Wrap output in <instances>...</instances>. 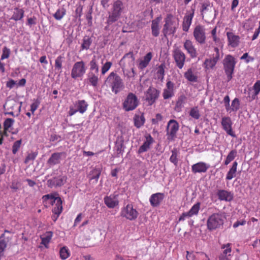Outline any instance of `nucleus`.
I'll return each mask as SVG.
<instances>
[{
    "instance_id": "f257e3e1",
    "label": "nucleus",
    "mask_w": 260,
    "mask_h": 260,
    "mask_svg": "<svg viewBox=\"0 0 260 260\" xmlns=\"http://www.w3.org/2000/svg\"><path fill=\"white\" fill-rule=\"evenodd\" d=\"M105 84L111 88V91L117 94L124 88V83L121 78L116 73H110L105 81Z\"/></svg>"
},
{
    "instance_id": "f03ea898",
    "label": "nucleus",
    "mask_w": 260,
    "mask_h": 260,
    "mask_svg": "<svg viewBox=\"0 0 260 260\" xmlns=\"http://www.w3.org/2000/svg\"><path fill=\"white\" fill-rule=\"evenodd\" d=\"M165 24L162 32L165 38H167L169 35H174L179 26V20L172 14H167L165 18Z\"/></svg>"
},
{
    "instance_id": "7ed1b4c3",
    "label": "nucleus",
    "mask_w": 260,
    "mask_h": 260,
    "mask_svg": "<svg viewBox=\"0 0 260 260\" xmlns=\"http://www.w3.org/2000/svg\"><path fill=\"white\" fill-rule=\"evenodd\" d=\"M123 9V4L121 1L117 0L113 3L111 11L109 12V16L106 21L107 26L105 27L106 29L120 18Z\"/></svg>"
},
{
    "instance_id": "20e7f679",
    "label": "nucleus",
    "mask_w": 260,
    "mask_h": 260,
    "mask_svg": "<svg viewBox=\"0 0 260 260\" xmlns=\"http://www.w3.org/2000/svg\"><path fill=\"white\" fill-rule=\"evenodd\" d=\"M225 217L220 212L214 213L210 215L207 220V228L210 231L216 230L222 226Z\"/></svg>"
},
{
    "instance_id": "39448f33",
    "label": "nucleus",
    "mask_w": 260,
    "mask_h": 260,
    "mask_svg": "<svg viewBox=\"0 0 260 260\" xmlns=\"http://www.w3.org/2000/svg\"><path fill=\"white\" fill-rule=\"evenodd\" d=\"M237 61L234 57L231 55H227L223 60V69L225 75H226V81H230L233 78Z\"/></svg>"
},
{
    "instance_id": "423d86ee",
    "label": "nucleus",
    "mask_w": 260,
    "mask_h": 260,
    "mask_svg": "<svg viewBox=\"0 0 260 260\" xmlns=\"http://www.w3.org/2000/svg\"><path fill=\"white\" fill-rule=\"evenodd\" d=\"M42 199L44 202L49 201V203L54 206L52 209L53 214H61L62 211V201L60 197H56L51 193L43 196Z\"/></svg>"
},
{
    "instance_id": "0eeeda50",
    "label": "nucleus",
    "mask_w": 260,
    "mask_h": 260,
    "mask_svg": "<svg viewBox=\"0 0 260 260\" xmlns=\"http://www.w3.org/2000/svg\"><path fill=\"white\" fill-rule=\"evenodd\" d=\"M139 101L136 95L132 92L128 93L122 103L123 109L125 111L135 110L139 105Z\"/></svg>"
},
{
    "instance_id": "6e6552de",
    "label": "nucleus",
    "mask_w": 260,
    "mask_h": 260,
    "mask_svg": "<svg viewBox=\"0 0 260 260\" xmlns=\"http://www.w3.org/2000/svg\"><path fill=\"white\" fill-rule=\"evenodd\" d=\"M86 67L83 61L75 62L72 69L71 76L73 79L82 78L86 73Z\"/></svg>"
},
{
    "instance_id": "1a4fd4ad",
    "label": "nucleus",
    "mask_w": 260,
    "mask_h": 260,
    "mask_svg": "<svg viewBox=\"0 0 260 260\" xmlns=\"http://www.w3.org/2000/svg\"><path fill=\"white\" fill-rule=\"evenodd\" d=\"M138 212L134 208L132 204H128L122 208L120 215L129 220H135L138 216Z\"/></svg>"
},
{
    "instance_id": "9d476101",
    "label": "nucleus",
    "mask_w": 260,
    "mask_h": 260,
    "mask_svg": "<svg viewBox=\"0 0 260 260\" xmlns=\"http://www.w3.org/2000/svg\"><path fill=\"white\" fill-rule=\"evenodd\" d=\"M172 55L176 66L179 69H182L184 66L186 59L184 53L179 47H176L173 50Z\"/></svg>"
},
{
    "instance_id": "9b49d317",
    "label": "nucleus",
    "mask_w": 260,
    "mask_h": 260,
    "mask_svg": "<svg viewBox=\"0 0 260 260\" xmlns=\"http://www.w3.org/2000/svg\"><path fill=\"white\" fill-rule=\"evenodd\" d=\"M193 36L196 41L201 44L206 42V36L204 27L201 25H197L194 28Z\"/></svg>"
},
{
    "instance_id": "f8f14e48",
    "label": "nucleus",
    "mask_w": 260,
    "mask_h": 260,
    "mask_svg": "<svg viewBox=\"0 0 260 260\" xmlns=\"http://www.w3.org/2000/svg\"><path fill=\"white\" fill-rule=\"evenodd\" d=\"M179 125L177 121L174 119L169 121L167 127V135L169 140H173L176 136L179 129Z\"/></svg>"
},
{
    "instance_id": "ddd939ff",
    "label": "nucleus",
    "mask_w": 260,
    "mask_h": 260,
    "mask_svg": "<svg viewBox=\"0 0 260 260\" xmlns=\"http://www.w3.org/2000/svg\"><path fill=\"white\" fill-rule=\"evenodd\" d=\"M195 6H192L191 9L186 13L183 21L182 29L184 31H187L191 24L192 20L194 16Z\"/></svg>"
},
{
    "instance_id": "4468645a",
    "label": "nucleus",
    "mask_w": 260,
    "mask_h": 260,
    "mask_svg": "<svg viewBox=\"0 0 260 260\" xmlns=\"http://www.w3.org/2000/svg\"><path fill=\"white\" fill-rule=\"evenodd\" d=\"M159 95V91L154 87H150L145 94L146 101L149 105L153 104Z\"/></svg>"
},
{
    "instance_id": "2eb2a0df",
    "label": "nucleus",
    "mask_w": 260,
    "mask_h": 260,
    "mask_svg": "<svg viewBox=\"0 0 260 260\" xmlns=\"http://www.w3.org/2000/svg\"><path fill=\"white\" fill-rule=\"evenodd\" d=\"M223 129L226 132L228 135L232 137H236V135L232 129V121L229 117H223L221 122Z\"/></svg>"
},
{
    "instance_id": "dca6fc26",
    "label": "nucleus",
    "mask_w": 260,
    "mask_h": 260,
    "mask_svg": "<svg viewBox=\"0 0 260 260\" xmlns=\"http://www.w3.org/2000/svg\"><path fill=\"white\" fill-rule=\"evenodd\" d=\"M104 59L101 55H93L89 62L90 72H95L96 74L99 72V63H103Z\"/></svg>"
},
{
    "instance_id": "f3484780",
    "label": "nucleus",
    "mask_w": 260,
    "mask_h": 260,
    "mask_svg": "<svg viewBox=\"0 0 260 260\" xmlns=\"http://www.w3.org/2000/svg\"><path fill=\"white\" fill-rule=\"evenodd\" d=\"M183 47L191 58H194L197 57V49L191 40H186L183 43Z\"/></svg>"
},
{
    "instance_id": "a211bd4d",
    "label": "nucleus",
    "mask_w": 260,
    "mask_h": 260,
    "mask_svg": "<svg viewBox=\"0 0 260 260\" xmlns=\"http://www.w3.org/2000/svg\"><path fill=\"white\" fill-rule=\"evenodd\" d=\"M135 57L133 53L130 52L125 54L120 61V64L123 68L131 67L134 66Z\"/></svg>"
},
{
    "instance_id": "6ab92c4d",
    "label": "nucleus",
    "mask_w": 260,
    "mask_h": 260,
    "mask_svg": "<svg viewBox=\"0 0 260 260\" xmlns=\"http://www.w3.org/2000/svg\"><path fill=\"white\" fill-rule=\"evenodd\" d=\"M210 166L203 161L198 162L191 166V171L194 174L205 173Z\"/></svg>"
},
{
    "instance_id": "aec40b11",
    "label": "nucleus",
    "mask_w": 260,
    "mask_h": 260,
    "mask_svg": "<svg viewBox=\"0 0 260 260\" xmlns=\"http://www.w3.org/2000/svg\"><path fill=\"white\" fill-rule=\"evenodd\" d=\"M66 180V177L57 176L47 180V186L50 188L62 186Z\"/></svg>"
},
{
    "instance_id": "412c9836",
    "label": "nucleus",
    "mask_w": 260,
    "mask_h": 260,
    "mask_svg": "<svg viewBox=\"0 0 260 260\" xmlns=\"http://www.w3.org/2000/svg\"><path fill=\"white\" fill-rule=\"evenodd\" d=\"M174 95V84L171 81H167L166 87L163 90L162 96L165 100L171 98Z\"/></svg>"
},
{
    "instance_id": "4be33fe9",
    "label": "nucleus",
    "mask_w": 260,
    "mask_h": 260,
    "mask_svg": "<svg viewBox=\"0 0 260 260\" xmlns=\"http://www.w3.org/2000/svg\"><path fill=\"white\" fill-rule=\"evenodd\" d=\"M164 198V193L157 192L152 194L149 198L150 205L153 207L159 206Z\"/></svg>"
},
{
    "instance_id": "5701e85b",
    "label": "nucleus",
    "mask_w": 260,
    "mask_h": 260,
    "mask_svg": "<svg viewBox=\"0 0 260 260\" xmlns=\"http://www.w3.org/2000/svg\"><path fill=\"white\" fill-rule=\"evenodd\" d=\"M116 197L117 196L112 194L105 197L104 198L105 204L109 208H114L119 205V201Z\"/></svg>"
},
{
    "instance_id": "b1692460",
    "label": "nucleus",
    "mask_w": 260,
    "mask_h": 260,
    "mask_svg": "<svg viewBox=\"0 0 260 260\" xmlns=\"http://www.w3.org/2000/svg\"><path fill=\"white\" fill-rule=\"evenodd\" d=\"M161 17H158L153 19L151 22V29L152 35L154 37H157L160 33V22Z\"/></svg>"
},
{
    "instance_id": "393cba45",
    "label": "nucleus",
    "mask_w": 260,
    "mask_h": 260,
    "mask_svg": "<svg viewBox=\"0 0 260 260\" xmlns=\"http://www.w3.org/2000/svg\"><path fill=\"white\" fill-rule=\"evenodd\" d=\"M64 156L66 157V154L64 152H55L51 154V156L47 160V164L50 166H54L60 162L61 157Z\"/></svg>"
},
{
    "instance_id": "a878e982",
    "label": "nucleus",
    "mask_w": 260,
    "mask_h": 260,
    "mask_svg": "<svg viewBox=\"0 0 260 260\" xmlns=\"http://www.w3.org/2000/svg\"><path fill=\"white\" fill-rule=\"evenodd\" d=\"M200 13L203 18H204L205 16H210L212 14V6H211L209 2L202 3L200 8Z\"/></svg>"
},
{
    "instance_id": "bb28decb",
    "label": "nucleus",
    "mask_w": 260,
    "mask_h": 260,
    "mask_svg": "<svg viewBox=\"0 0 260 260\" xmlns=\"http://www.w3.org/2000/svg\"><path fill=\"white\" fill-rule=\"evenodd\" d=\"M184 76L185 78L189 82H197L198 81V76L197 72L192 68L188 69L187 71L184 73Z\"/></svg>"
},
{
    "instance_id": "cd10ccee",
    "label": "nucleus",
    "mask_w": 260,
    "mask_h": 260,
    "mask_svg": "<svg viewBox=\"0 0 260 260\" xmlns=\"http://www.w3.org/2000/svg\"><path fill=\"white\" fill-rule=\"evenodd\" d=\"M153 57L152 53L149 52L147 53L142 59L139 61L138 68L141 70H143L146 68L149 64L150 61Z\"/></svg>"
},
{
    "instance_id": "c85d7f7f",
    "label": "nucleus",
    "mask_w": 260,
    "mask_h": 260,
    "mask_svg": "<svg viewBox=\"0 0 260 260\" xmlns=\"http://www.w3.org/2000/svg\"><path fill=\"white\" fill-rule=\"evenodd\" d=\"M217 195L220 201H231L233 199V194L231 192L223 189L218 190Z\"/></svg>"
},
{
    "instance_id": "c756f323",
    "label": "nucleus",
    "mask_w": 260,
    "mask_h": 260,
    "mask_svg": "<svg viewBox=\"0 0 260 260\" xmlns=\"http://www.w3.org/2000/svg\"><path fill=\"white\" fill-rule=\"evenodd\" d=\"M226 36L228 39L229 45L232 47H236L239 43L240 37L238 36L234 35L232 32H228Z\"/></svg>"
},
{
    "instance_id": "7c9ffc66",
    "label": "nucleus",
    "mask_w": 260,
    "mask_h": 260,
    "mask_svg": "<svg viewBox=\"0 0 260 260\" xmlns=\"http://www.w3.org/2000/svg\"><path fill=\"white\" fill-rule=\"evenodd\" d=\"M146 141L143 143V145L140 147L138 150L139 153H142L147 151L150 148L151 144L153 142V138L150 135L146 137Z\"/></svg>"
},
{
    "instance_id": "2f4dec72",
    "label": "nucleus",
    "mask_w": 260,
    "mask_h": 260,
    "mask_svg": "<svg viewBox=\"0 0 260 260\" xmlns=\"http://www.w3.org/2000/svg\"><path fill=\"white\" fill-rule=\"evenodd\" d=\"M238 162L235 161L228 172L226 175V180H231L236 177L237 171Z\"/></svg>"
},
{
    "instance_id": "473e14b6",
    "label": "nucleus",
    "mask_w": 260,
    "mask_h": 260,
    "mask_svg": "<svg viewBox=\"0 0 260 260\" xmlns=\"http://www.w3.org/2000/svg\"><path fill=\"white\" fill-rule=\"evenodd\" d=\"M219 60L217 57L213 56L212 58L206 59L204 63V68L206 70L213 69Z\"/></svg>"
},
{
    "instance_id": "72a5a7b5",
    "label": "nucleus",
    "mask_w": 260,
    "mask_h": 260,
    "mask_svg": "<svg viewBox=\"0 0 260 260\" xmlns=\"http://www.w3.org/2000/svg\"><path fill=\"white\" fill-rule=\"evenodd\" d=\"M24 14V11L22 9L15 8H14V11L11 19L15 21L20 20L23 18Z\"/></svg>"
},
{
    "instance_id": "f704fd0d",
    "label": "nucleus",
    "mask_w": 260,
    "mask_h": 260,
    "mask_svg": "<svg viewBox=\"0 0 260 260\" xmlns=\"http://www.w3.org/2000/svg\"><path fill=\"white\" fill-rule=\"evenodd\" d=\"M98 74L95 72H90L88 73V79L90 84L93 87H96L99 82Z\"/></svg>"
},
{
    "instance_id": "c9c22d12",
    "label": "nucleus",
    "mask_w": 260,
    "mask_h": 260,
    "mask_svg": "<svg viewBox=\"0 0 260 260\" xmlns=\"http://www.w3.org/2000/svg\"><path fill=\"white\" fill-rule=\"evenodd\" d=\"M77 110L80 113H84L87 109L88 104L85 100H79L76 102Z\"/></svg>"
},
{
    "instance_id": "e433bc0d",
    "label": "nucleus",
    "mask_w": 260,
    "mask_h": 260,
    "mask_svg": "<svg viewBox=\"0 0 260 260\" xmlns=\"http://www.w3.org/2000/svg\"><path fill=\"white\" fill-rule=\"evenodd\" d=\"M53 233L52 232H46L41 237L42 240L41 243L46 247L50 242Z\"/></svg>"
},
{
    "instance_id": "4c0bfd02",
    "label": "nucleus",
    "mask_w": 260,
    "mask_h": 260,
    "mask_svg": "<svg viewBox=\"0 0 260 260\" xmlns=\"http://www.w3.org/2000/svg\"><path fill=\"white\" fill-rule=\"evenodd\" d=\"M186 99L187 98L184 95H181L178 98L175 106V109L177 111H180L182 108L184 107Z\"/></svg>"
},
{
    "instance_id": "58836bf2",
    "label": "nucleus",
    "mask_w": 260,
    "mask_h": 260,
    "mask_svg": "<svg viewBox=\"0 0 260 260\" xmlns=\"http://www.w3.org/2000/svg\"><path fill=\"white\" fill-rule=\"evenodd\" d=\"M211 35L213 42L216 46H222V43L220 39L217 35V27L215 26L211 31Z\"/></svg>"
},
{
    "instance_id": "ea45409f",
    "label": "nucleus",
    "mask_w": 260,
    "mask_h": 260,
    "mask_svg": "<svg viewBox=\"0 0 260 260\" xmlns=\"http://www.w3.org/2000/svg\"><path fill=\"white\" fill-rule=\"evenodd\" d=\"M237 151L236 149L232 150L228 154L224 160V164L225 166L229 165L237 156Z\"/></svg>"
},
{
    "instance_id": "a19ab883",
    "label": "nucleus",
    "mask_w": 260,
    "mask_h": 260,
    "mask_svg": "<svg viewBox=\"0 0 260 260\" xmlns=\"http://www.w3.org/2000/svg\"><path fill=\"white\" fill-rule=\"evenodd\" d=\"M64 59V56L62 55H59L56 57L55 60L54 67L55 69L57 71L61 72L62 68V62Z\"/></svg>"
},
{
    "instance_id": "79ce46f5",
    "label": "nucleus",
    "mask_w": 260,
    "mask_h": 260,
    "mask_svg": "<svg viewBox=\"0 0 260 260\" xmlns=\"http://www.w3.org/2000/svg\"><path fill=\"white\" fill-rule=\"evenodd\" d=\"M66 14V10L64 8H60L57 10L53 14V17L57 20H60Z\"/></svg>"
},
{
    "instance_id": "37998d69",
    "label": "nucleus",
    "mask_w": 260,
    "mask_h": 260,
    "mask_svg": "<svg viewBox=\"0 0 260 260\" xmlns=\"http://www.w3.org/2000/svg\"><path fill=\"white\" fill-rule=\"evenodd\" d=\"M70 255L69 249L66 246L60 249L59 255L61 259L64 260L68 258Z\"/></svg>"
},
{
    "instance_id": "c03bdc74",
    "label": "nucleus",
    "mask_w": 260,
    "mask_h": 260,
    "mask_svg": "<svg viewBox=\"0 0 260 260\" xmlns=\"http://www.w3.org/2000/svg\"><path fill=\"white\" fill-rule=\"evenodd\" d=\"M221 248L222 249H223V252L221 254L231 256L232 248L231 243H229L225 244L222 245L221 246Z\"/></svg>"
},
{
    "instance_id": "a18cd8bd",
    "label": "nucleus",
    "mask_w": 260,
    "mask_h": 260,
    "mask_svg": "<svg viewBox=\"0 0 260 260\" xmlns=\"http://www.w3.org/2000/svg\"><path fill=\"white\" fill-rule=\"evenodd\" d=\"M145 122V118L144 116L136 115L134 118L135 125L138 127H140L144 124Z\"/></svg>"
},
{
    "instance_id": "49530a36",
    "label": "nucleus",
    "mask_w": 260,
    "mask_h": 260,
    "mask_svg": "<svg viewBox=\"0 0 260 260\" xmlns=\"http://www.w3.org/2000/svg\"><path fill=\"white\" fill-rule=\"evenodd\" d=\"M200 208V203L199 202L195 204L189 210L188 212H187L189 214V216L191 217L194 215H197L199 211Z\"/></svg>"
},
{
    "instance_id": "de8ad7c7",
    "label": "nucleus",
    "mask_w": 260,
    "mask_h": 260,
    "mask_svg": "<svg viewBox=\"0 0 260 260\" xmlns=\"http://www.w3.org/2000/svg\"><path fill=\"white\" fill-rule=\"evenodd\" d=\"M92 43V40L88 36H85L83 39V43L81 45L82 50H87Z\"/></svg>"
},
{
    "instance_id": "09e8293b",
    "label": "nucleus",
    "mask_w": 260,
    "mask_h": 260,
    "mask_svg": "<svg viewBox=\"0 0 260 260\" xmlns=\"http://www.w3.org/2000/svg\"><path fill=\"white\" fill-rule=\"evenodd\" d=\"M253 89L254 90V94L252 95V99L254 100L260 92V80L256 81L254 84Z\"/></svg>"
},
{
    "instance_id": "8fccbe9b",
    "label": "nucleus",
    "mask_w": 260,
    "mask_h": 260,
    "mask_svg": "<svg viewBox=\"0 0 260 260\" xmlns=\"http://www.w3.org/2000/svg\"><path fill=\"white\" fill-rule=\"evenodd\" d=\"M112 66V63L110 61H106L105 63H103L101 69V74L104 75L110 70Z\"/></svg>"
},
{
    "instance_id": "3c124183",
    "label": "nucleus",
    "mask_w": 260,
    "mask_h": 260,
    "mask_svg": "<svg viewBox=\"0 0 260 260\" xmlns=\"http://www.w3.org/2000/svg\"><path fill=\"white\" fill-rule=\"evenodd\" d=\"M14 120L12 118H7L4 122V128L5 131H7L13 125Z\"/></svg>"
},
{
    "instance_id": "603ef678",
    "label": "nucleus",
    "mask_w": 260,
    "mask_h": 260,
    "mask_svg": "<svg viewBox=\"0 0 260 260\" xmlns=\"http://www.w3.org/2000/svg\"><path fill=\"white\" fill-rule=\"evenodd\" d=\"M165 65L163 63L159 65L156 69V74L158 78H163L165 75Z\"/></svg>"
},
{
    "instance_id": "864d4df0",
    "label": "nucleus",
    "mask_w": 260,
    "mask_h": 260,
    "mask_svg": "<svg viewBox=\"0 0 260 260\" xmlns=\"http://www.w3.org/2000/svg\"><path fill=\"white\" fill-rule=\"evenodd\" d=\"M177 151L176 149H173L172 150V155L170 158V160L171 162L173 163L175 166L178 164L177 158Z\"/></svg>"
},
{
    "instance_id": "5fc2aeb1",
    "label": "nucleus",
    "mask_w": 260,
    "mask_h": 260,
    "mask_svg": "<svg viewBox=\"0 0 260 260\" xmlns=\"http://www.w3.org/2000/svg\"><path fill=\"white\" fill-rule=\"evenodd\" d=\"M38 155V152H32L27 155L26 157L25 160H24V163L27 164H28L30 161H33L35 159L36 157Z\"/></svg>"
},
{
    "instance_id": "6e6d98bb",
    "label": "nucleus",
    "mask_w": 260,
    "mask_h": 260,
    "mask_svg": "<svg viewBox=\"0 0 260 260\" xmlns=\"http://www.w3.org/2000/svg\"><path fill=\"white\" fill-rule=\"evenodd\" d=\"M240 107V102L238 98H235L233 100L231 107V110L232 111H237Z\"/></svg>"
},
{
    "instance_id": "4d7b16f0",
    "label": "nucleus",
    "mask_w": 260,
    "mask_h": 260,
    "mask_svg": "<svg viewBox=\"0 0 260 260\" xmlns=\"http://www.w3.org/2000/svg\"><path fill=\"white\" fill-rule=\"evenodd\" d=\"M21 140H17L15 142L12 146V153L14 154H16L20 148L21 145Z\"/></svg>"
},
{
    "instance_id": "13d9d810",
    "label": "nucleus",
    "mask_w": 260,
    "mask_h": 260,
    "mask_svg": "<svg viewBox=\"0 0 260 260\" xmlns=\"http://www.w3.org/2000/svg\"><path fill=\"white\" fill-rule=\"evenodd\" d=\"M189 115L196 119H198L200 116L199 111L197 108H192L190 111Z\"/></svg>"
},
{
    "instance_id": "bf43d9fd",
    "label": "nucleus",
    "mask_w": 260,
    "mask_h": 260,
    "mask_svg": "<svg viewBox=\"0 0 260 260\" xmlns=\"http://www.w3.org/2000/svg\"><path fill=\"white\" fill-rule=\"evenodd\" d=\"M39 105L40 102L38 100H34V102L30 106V111L32 113L38 109Z\"/></svg>"
},
{
    "instance_id": "052dcab7",
    "label": "nucleus",
    "mask_w": 260,
    "mask_h": 260,
    "mask_svg": "<svg viewBox=\"0 0 260 260\" xmlns=\"http://www.w3.org/2000/svg\"><path fill=\"white\" fill-rule=\"evenodd\" d=\"M10 55V50L7 47H5L3 49V54L1 56V59H4L8 58Z\"/></svg>"
},
{
    "instance_id": "680f3d73",
    "label": "nucleus",
    "mask_w": 260,
    "mask_h": 260,
    "mask_svg": "<svg viewBox=\"0 0 260 260\" xmlns=\"http://www.w3.org/2000/svg\"><path fill=\"white\" fill-rule=\"evenodd\" d=\"M83 6L81 5H79L76 8L75 11L76 17L80 18L82 14Z\"/></svg>"
},
{
    "instance_id": "e2e57ef3",
    "label": "nucleus",
    "mask_w": 260,
    "mask_h": 260,
    "mask_svg": "<svg viewBox=\"0 0 260 260\" xmlns=\"http://www.w3.org/2000/svg\"><path fill=\"white\" fill-rule=\"evenodd\" d=\"M241 59H246V62L248 63L250 61H252L254 60V58L252 57L249 56L248 53H245L241 57Z\"/></svg>"
},
{
    "instance_id": "0e129e2a",
    "label": "nucleus",
    "mask_w": 260,
    "mask_h": 260,
    "mask_svg": "<svg viewBox=\"0 0 260 260\" xmlns=\"http://www.w3.org/2000/svg\"><path fill=\"white\" fill-rule=\"evenodd\" d=\"M246 224V220L245 219H242L237 220L233 224V228L236 229L240 225H244Z\"/></svg>"
},
{
    "instance_id": "69168bd1",
    "label": "nucleus",
    "mask_w": 260,
    "mask_h": 260,
    "mask_svg": "<svg viewBox=\"0 0 260 260\" xmlns=\"http://www.w3.org/2000/svg\"><path fill=\"white\" fill-rule=\"evenodd\" d=\"M7 243L5 239H0V251L3 252L7 247Z\"/></svg>"
},
{
    "instance_id": "338daca9",
    "label": "nucleus",
    "mask_w": 260,
    "mask_h": 260,
    "mask_svg": "<svg viewBox=\"0 0 260 260\" xmlns=\"http://www.w3.org/2000/svg\"><path fill=\"white\" fill-rule=\"evenodd\" d=\"M162 119V116L160 114H157L155 116V118L152 119V122L153 124H157L159 121H161Z\"/></svg>"
},
{
    "instance_id": "774afa93",
    "label": "nucleus",
    "mask_w": 260,
    "mask_h": 260,
    "mask_svg": "<svg viewBox=\"0 0 260 260\" xmlns=\"http://www.w3.org/2000/svg\"><path fill=\"white\" fill-rule=\"evenodd\" d=\"M36 20L37 18L35 16L31 18H29L27 19V25L29 26H31L32 25H35L37 23Z\"/></svg>"
}]
</instances>
